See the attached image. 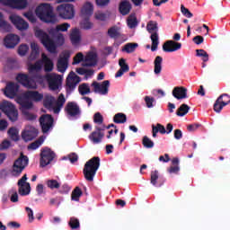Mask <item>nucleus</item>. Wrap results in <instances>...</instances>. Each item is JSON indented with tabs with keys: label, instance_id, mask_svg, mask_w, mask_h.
Wrapping results in <instances>:
<instances>
[{
	"label": "nucleus",
	"instance_id": "1",
	"mask_svg": "<svg viewBox=\"0 0 230 230\" xmlns=\"http://www.w3.org/2000/svg\"><path fill=\"white\" fill-rule=\"evenodd\" d=\"M41 68V61H37L35 64H30L28 66L30 76L26 74H18L16 80L25 88L36 90L38 88L36 82L41 84L44 81V77L40 73Z\"/></svg>",
	"mask_w": 230,
	"mask_h": 230
},
{
	"label": "nucleus",
	"instance_id": "2",
	"mask_svg": "<svg viewBox=\"0 0 230 230\" xmlns=\"http://www.w3.org/2000/svg\"><path fill=\"white\" fill-rule=\"evenodd\" d=\"M37 16L46 23L55 24L58 22L53 13V7L49 4H42L36 9Z\"/></svg>",
	"mask_w": 230,
	"mask_h": 230
},
{
	"label": "nucleus",
	"instance_id": "3",
	"mask_svg": "<svg viewBox=\"0 0 230 230\" xmlns=\"http://www.w3.org/2000/svg\"><path fill=\"white\" fill-rule=\"evenodd\" d=\"M101 165V159L99 156H94L90 159L84 165V178L88 181H93L94 180V176Z\"/></svg>",
	"mask_w": 230,
	"mask_h": 230
},
{
	"label": "nucleus",
	"instance_id": "4",
	"mask_svg": "<svg viewBox=\"0 0 230 230\" xmlns=\"http://www.w3.org/2000/svg\"><path fill=\"white\" fill-rule=\"evenodd\" d=\"M35 36L40 40V42L44 45V47L49 53H57V45L55 41L51 40L45 31H43L42 30H38L35 32Z\"/></svg>",
	"mask_w": 230,
	"mask_h": 230
},
{
	"label": "nucleus",
	"instance_id": "5",
	"mask_svg": "<svg viewBox=\"0 0 230 230\" xmlns=\"http://www.w3.org/2000/svg\"><path fill=\"white\" fill-rule=\"evenodd\" d=\"M147 32L151 33V51L155 52L157 50L159 45V35L158 31V23L157 22L151 21L147 22Z\"/></svg>",
	"mask_w": 230,
	"mask_h": 230
},
{
	"label": "nucleus",
	"instance_id": "6",
	"mask_svg": "<svg viewBox=\"0 0 230 230\" xmlns=\"http://www.w3.org/2000/svg\"><path fill=\"white\" fill-rule=\"evenodd\" d=\"M29 164V158L28 156L24 155L22 153L21 154L20 157L16 159L13 163V165L12 167V174L15 177H18L21 175L22 171L26 168V166Z\"/></svg>",
	"mask_w": 230,
	"mask_h": 230
},
{
	"label": "nucleus",
	"instance_id": "7",
	"mask_svg": "<svg viewBox=\"0 0 230 230\" xmlns=\"http://www.w3.org/2000/svg\"><path fill=\"white\" fill-rule=\"evenodd\" d=\"M0 110L9 118L12 122L18 120V111L15 106L7 101L0 104Z\"/></svg>",
	"mask_w": 230,
	"mask_h": 230
},
{
	"label": "nucleus",
	"instance_id": "8",
	"mask_svg": "<svg viewBox=\"0 0 230 230\" xmlns=\"http://www.w3.org/2000/svg\"><path fill=\"white\" fill-rule=\"evenodd\" d=\"M59 16L65 20H71L75 17V9L73 4H64L57 8Z\"/></svg>",
	"mask_w": 230,
	"mask_h": 230
},
{
	"label": "nucleus",
	"instance_id": "9",
	"mask_svg": "<svg viewBox=\"0 0 230 230\" xmlns=\"http://www.w3.org/2000/svg\"><path fill=\"white\" fill-rule=\"evenodd\" d=\"M56 154L50 148H42L40 153V165L42 167L47 166L54 160Z\"/></svg>",
	"mask_w": 230,
	"mask_h": 230
},
{
	"label": "nucleus",
	"instance_id": "10",
	"mask_svg": "<svg viewBox=\"0 0 230 230\" xmlns=\"http://www.w3.org/2000/svg\"><path fill=\"white\" fill-rule=\"evenodd\" d=\"M0 4L17 10H23L28 5L26 0H0Z\"/></svg>",
	"mask_w": 230,
	"mask_h": 230
},
{
	"label": "nucleus",
	"instance_id": "11",
	"mask_svg": "<svg viewBox=\"0 0 230 230\" xmlns=\"http://www.w3.org/2000/svg\"><path fill=\"white\" fill-rule=\"evenodd\" d=\"M54 119L49 114H44L40 118V124L44 134L53 128Z\"/></svg>",
	"mask_w": 230,
	"mask_h": 230
},
{
	"label": "nucleus",
	"instance_id": "12",
	"mask_svg": "<svg viewBox=\"0 0 230 230\" xmlns=\"http://www.w3.org/2000/svg\"><path fill=\"white\" fill-rule=\"evenodd\" d=\"M230 103V96L227 93L221 94L215 102L213 110L217 113L221 112L223 108Z\"/></svg>",
	"mask_w": 230,
	"mask_h": 230
},
{
	"label": "nucleus",
	"instance_id": "13",
	"mask_svg": "<svg viewBox=\"0 0 230 230\" xmlns=\"http://www.w3.org/2000/svg\"><path fill=\"white\" fill-rule=\"evenodd\" d=\"M105 125L96 126L95 131H93L90 136L89 138L93 144H100L104 137Z\"/></svg>",
	"mask_w": 230,
	"mask_h": 230
},
{
	"label": "nucleus",
	"instance_id": "14",
	"mask_svg": "<svg viewBox=\"0 0 230 230\" xmlns=\"http://www.w3.org/2000/svg\"><path fill=\"white\" fill-rule=\"evenodd\" d=\"M45 77L51 90L57 91L59 88V85L61 84L60 75L57 74H48Z\"/></svg>",
	"mask_w": 230,
	"mask_h": 230
},
{
	"label": "nucleus",
	"instance_id": "15",
	"mask_svg": "<svg viewBox=\"0 0 230 230\" xmlns=\"http://www.w3.org/2000/svg\"><path fill=\"white\" fill-rule=\"evenodd\" d=\"M70 56L71 55L69 51H64L62 53V57L58 60V64H57L58 72L60 73L66 72V70L68 67V61H69Z\"/></svg>",
	"mask_w": 230,
	"mask_h": 230
},
{
	"label": "nucleus",
	"instance_id": "16",
	"mask_svg": "<svg viewBox=\"0 0 230 230\" xmlns=\"http://www.w3.org/2000/svg\"><path fill=\"white\" fill-rule=\"evenodd\" d=\"M27 174H24L22 179L18 181V186H19V194L21 196H27L31 192V185L29 182H26L27 181Z\"/></svg>",
	"mask_w": 230,
	"mask_h": 230
},
{
	"label": "nucleus",
	"instance_id": "17",
	"mask_svg": "<svg viewBox=\"0 0 230 230\" xmlns=\"http://www.w3.org/2000/svg\"><path fill=\"white\" fill-rule=\"evenodd\" d=\"M19 88L20 86L17 84L10 82L6 84L4 93L6 97L13 99L17 95Z\"/></svg>",
	"mask_w": 230,
	"mask_h": 230
},
{
	"label": "nucleus",
	"instance_id": "18",
	"mask_svg": "<svg viewBox=\"0 0 230 230\" xmlns=\"http://www.w3.org/2000/svg\"><path fill=\"white\" fill-rule=\"evenodd\" d=\"M10 21L19 31H25L29 28V24L20 16L11 15Z\"/></svg>",
	"mask_w": 230,
	"mask_h": 230
},
{
	"label": "nucleus",
	"instance_id": "19",
	"mask_svg": "<svg viewBox=\"0 0 230 230\" xmlns=\"http://www.w3.org/2000/svg\"><path fill=\"white\" fill-rule=\"evenodd\" d=\"M39 131L33 127L27 128L22 133V137L24 141H31L38 137Z\"/></svg>",
	"mask_w": 230,
	"mask_h": 230
},
{
	"label": "nucleus",
	"instance_id": "20",
	"mask_svg": "<svg viewBox=\"0 0 230 230\" xmlns=\"http://www.w3.org/2000/svg\"><path fill=\"white\" fill-rule=\"evenodd\" d=\"M181 47H182L181 43L176 42L174 40H167L165 41V43H164V46L162 47V49L165 52H175L180 50Z\"/></svg>",
	"mask_w": 230,
	"mask_h": 230
},
{
	"label": "nucleus",
	"instance_id": "21",
	"mask_svg": "<svg viewBox=\"0 0 230 230\" xmlns=\"http://www.w3.org/2000/svg\"><path fill=\"white\" fill-rule=\"evenodd\" d=\"M92 86L94 87V93H99L101 94L105 95L109 92L110 81L106 80V81L102 82V84H100L97 82H93L92 84Z\"/></svg>",
	"mask_w": 230,
	"mask_h": 230
},
{
	"label": "nucleus",
	"instance_id": "22",
	"mask_svg": "<svg viewBox=\"0 0 230 230\" xmlns=\"http://www.w3.org/2000/svg\"><path fill=\"white\" fill-rule=\"evenodd\" d=\"M19 42L20 38L14 34H9L4 40V44L7 49H14Z\"/></svg>",
	"mask_w": 230,
	"mask_h": 230
},
{
	"label": "nucleus",
	"instance_id": "23",
	"mask_svg": "<svg viewBox=\"0 0 230 230\" xmlns=\"http://www.w3.org/2000/svg\"><path fill=\"white\" fill-rule=\"evenodd\" d=\"M165 179L164 177H159V172L155 170L151 172V184L155 187H161L164 184Z\"/></svg>",
	"mask_w": 230,
	"mask_h": 230
},
{
	"label": "nucleus",
	"instance_id": "24",
	"mask_svg": "<svg viewBox=\"0 0 230 230\" xmlns=\"http://www.w3.org/2000/svg\"><path fill=\"white\" fill-rule=\"evenodd\" d=\"M188 90L183 86H177L172 89V96L178 100L188 98Z\"/></svg>",
	"mask_w": 230,
	"mask_h": 230
},
{
	"label": "nucleus",
	"instance_id": "25",
	"mask_svg": "<svg viewBox=\"0 0 230 230\" xmlns=\"http://www.w3.org/2000/svg\"><path fill=\"white\" fill-rule=\"evenodd\" d=\"M66 111L70 117H75L81 114L79 106L75 102H68Z\"/></svg>",
	"mask_w": 230,
	"mask_h": 230
},
{
	"label": "nucleus",
	"instance_id": "26",
	"mask_svg": "<svg viewBox=\"0 0 230 230\" xmlns=\"http://www.w3.org/2000/svg\"><path fill=\"white\" fill-rule=\"evenodd\" d=\"M24 98L39 102L44 99V95L37 91H28L23 94Z\"/></svg>",
	"mask_w": 230,
	"mask_h": 230
},
{
	"label": "nucleus",
	"instance_id": "27",
	"mask_svg": "<svg viewBox=\"0 0 230 230\" xmlns=\"http://www.w3.org/2000/svg\"><path fill=\"white\" fill-rule=\"evenodd\" d=\"M132 5L128 0H124L119 4V10L123 16L128 15L130 13Z\"/></svg>",
	"mask_w": 230,
	"mask_h": 230
},
{
	"label": "nucleus",
	"instance_id": "28",
	"mask_svg": "<svg viewBox=\"0 0 230 230\" xmlns=\"http://www.w3.org/2000/svg\"><path fill=\"white\" fill-rule=\"evenodd\" d=\"M41 63L44 65V71L47 73H50L54 69V63L53 61L48 58L45 54L42 55V61Z\"/></svg>",
	"mask_w": 230,
	"mask_h": 230
},
{
	"label": "nucleus",
	"instance_id": "29",
	"mask_svg": "<svg viewBox=\"0 0 230 230\" xmlns=\"http://www.w3.org/2000/svg\"><path fill=\"white\" fill-rule=\"evenodd\" d=\"M68 28H70V24L63 23V24L58 25L56 28L49 29V33L51 36L56 37L59 31H66Z\"/></svg>",
	"mask_w": 230,
	"mask_h": 230
},
{
	"label": "nucleus",
	"instance_id": "30",
	"mask_svg": "<svg viewBox=\"0 0 230 230\" xmlns=\"http://www.w3.org/2000/svg\"><path fill=\"white\" fill-rule=\"evenodd\" d=\"M152 128V134H153V137H157V134L160 133L162 135L166 134V128L164 125L157 123L156 125H153L151 126Z\"/></svg>",
	"mask_w": 230,
	"mask_h": 230
},
{
	"label": "nucleus",
	"instance_id": "31",
	"mask_svg": "<svg viewBox=\"0 0 230 230\" xmlns=\"http://www.w3.org/2000/svg\"><path fill=\"white\" fill-rule=\"evenodd\" d=\"M97 56L96 54L91 52L85 58V63L83 64V66H94L97 65Z\"/></svg>",
	"mask_w": 230,
	"mask_h": 230
},
{
	"label": "nucleus",
	"instance_id": "32",
	"mask_svg": "<svg viewBox=\"0 0 230 230\" xmlns=\"http://www.w3.org/2000/svg\"><path fill=\"white\" fill-rule=\"evenodd\" d=\"M29 99H22L20 98L18 99V103L21 105V110L22 112L23 113L24 111H29V110H31L33 107V103L30 101H28Z\"/></svg>",
	"mask_w": 230,
	"mask_h": 230
},
{
	"label": "nucleus",
	"instance_id": "33",
	"mask_svg": "<svg viewBox=\"0 0 230 230\" xmlns=\"http://www.w3.org/2000/svg\"><path fill=\"white\" fill-rule=\"evenodd\" d=\"M119 64L120 69L117 72L115 75L117 78L121 77L124 75V73H127L129 71V66L126 63V60L124 58H121Z\"/></svg>",
	"mask_w": 230,
	"mask_h": 230
},
{
	"label": "nucleus",
	"instance_id": "34",
	"mask_svg": "<svg viewBox=\"0 0 230 230\" xmlns=\"http://www.w3.org/2000/svg\"><path fill=\"white\" fill-rule=\"evenodd\" d=\"M55 102H56L55 98L50 94H47L43 98V105L48 110L53 109Z\"/></svg>",
	"mask_w": 230,
	"mask_h": 230
},
{
	"label": "nucleus",
	"instance_id": "35",
	"mask_svg": "<svg viewBox=\"0 0 230 230\" xmlns=\"http://www.w3.org/2000/svg\"><path fill=\"white\" fill-rule=\"evenodd\" d=\"M84 17H90L93 13V5L91 3H86L81 10Z\"/></svg>",
	"mask_w": 230,
	"mask_h": 230
},
{
	"label": "nucleus",
	"instance_id": "36",
	"mask_svg": "<svg viewBox=\"0 0 230 230\" xmlns=\"http://www.w3.org/2000/svg\"><path fill=\"white\" fill-rule=\"evenodd\" d=\"M155 75H159L161 74L162 70H163V58L158 56L156 58H155Z\"/></svg>",
	"mask_w": 230,
	"mask_h": 230
},
{
	"label": "nucleus",
	"instance_id": "37",
	"mask_svg": "<svg viewBox=\"0 0 230 230\" xmlns=\"http://www.w3.org/2000/svg\"><path fill=\"white\" fill-rule=\"evenodd\" d=\"M70 40L74 45H76L81 41V34L78 29H75L72 31Z\"/></svg>",
	"mask_w": 230,
	"mask_h": 230
},
{
	"label": "nucleus",
	"instance_id": "38",
	"mask_svg": "<svg viewBox=\"0 0 230 230\" xmlns=\"http://www.w3.org/2000/svg\"><path fill=\"white\" fill-rule=\"evenodd\" d=\"M76 72L80 75H85L84 78L87 80L89 77L94 75V71L93 69H85L84 67H79L76 69Z\"/></svg>",
	"mask_w": 230,
	"mask_h": 230
},
{
	"label": "nucleus",
	"instance_id": "39",
	"mask_svg": "<svg viewBox=\"0 0 230 230\" xmlns=\"http://www.w3.org/2000/svg\"><path fill=\"white\" fill-rule=\"evenodd\" d=\"M196 57L200 58L202 62H208L209 55L204 49H196Z\"/></svg>",
	"mask_w": 230,
	"mask_h": 230
},
{
	"label": "nucleus",
	"instance_id": "40",
	"mask_svg": "<svg viewBox=\"0 0 230 230\" xmlns=\"http://www.w3.org/2000/svg\"><path fill=\"white\" fill-rule=\"evenodd\" d=\"M108 35L111 39H118L120 37L119 28L117 26H113L108 31Z\"/></svg>",
	"mask_w": 230,
	"mask_h": 230
},
{
	"label": "nucleus",
	"instance_id": "41",
	"mask_svg": "<svg viewBox=\"0 0 230 230\" xmlns=\"http://www.w3.org/2000/svg\"><path fill=\"white\" fill-rule=\"evenodd\" d=\"M190 110V107L183 103L181 104V106H180V108H178V111H176V115L180 117H183L189 112Z\"/></svg>",
	"mask_w": 230,
	"mask_h": 230
},
{
	"label": "nucleus",
	"instance_id": "42",
	"mask_svg": "<svg viewBox=\"0 0 230 230\" xmlns=\"http://www.w3.org/2000/svg\"><path fill=\"white\" fill-rule=\"evenodd\" d=\"M113 120L117 124H124L127 122V116L124 113H118L114 116Z\"/></svg>",
	"mask_w": 230,
	"mask_h": 230
},
{
	"label": "nucleus",
	"instance_id": "43",
	"mask_svg": "<svg viewBox=\"0 0 230 230\" xmlns=\"http://www.w3.org/2000/svg\"><path fill=\"white\" fill-rule=\"evenodd\" d=\"M44 140H45V137H40L39 139H37L36 141L31 143L28 146V149L36 150L37 148H39L43 144Z\"/></svg>",
	"mask_w": 230,
	"mask_h": 230
},
{
	"label": "nucleus",
	"instance_id": "44",
	"mask_svg": "<svg viewBox=\"0 0 230 230\" xmlns=\"http://www.w3.org/2000/svg\"><path fill=\"white\" fill-rule=\"evenodd\" d=\"M68 226L72 230L80 229V221L76 217H71L68 222Z\"/></svg>",
	"mask_w": 230,
	"mask_h": 230
},
{
	"label": "nucleus",
	"instance_id": "45",
	"mask_svg": "<svg viewBox=\"0 0 230 230\" xmlns=\"http://www.w3.org/2000/svg\"><path fill=\"white\" fill-rule=\"evenodd\" d=\"M79 93L81 95L84 96L86 94L91 93V89L88 84H82L79 88Z\"/></svg>",
	"mask_w": 230,
	"mask_h": 230
},
{
	"label": "nucleus",
	"instance_id": "46",
	"mask_svg": "<svg viewBox=\"0 0 230 230\" xmlns=\"http://www.w3.org/2000/svg\"><path fill=\"white\" fill-rule=\"evenodd\" d=\"M0 28L4 29L6 31H11V25L4 20V15L0 12Z\"/></svg>",
	"mask_w": 230,
	"mask_h": 230
},
{
	"label": "nucleus",
	"instance_id": "47",
	"mask_svg": "<svg viewBox=\"0 0 230 230\" xmlns=\"http://www.w3.org/2000/svg\"><path fill=\"white\" fill-rule=\"evenodd\" d=\"M142 145L146 148H153L155 143L147 136H145L144 137H142Z\"/></svg>",
	"mask_w": 230,
	"mask_h": 230
},
{
	"label": "nucleus",
	"instance_id": "48",
	"mask_svg": "<svg viewBox=\"0 0 230 230\" xmlns=\"http://www.w3.org/2000/svg\"><path fill=\"white\" fill-rule=\"evenodd\" d=\"M137 47V43H128L125 45L123 51H126L127 53H132L136 50Z\"/></svg>",
	"mask_w": 230,
	"mask_h": 230
},
{
	"label": "nucleus",
	"instance_id": "49",
	"mask_svg": "<svg viewBox=\"0 0 230 230\" xmlns=\"http://www.w3.org/2000/svg\"><path fill=\"white\" fill-rule=\"evenodd\" d=\"M137 26V19L135 16L129 15L128 18V27L134 29Z\"/></svg>",
	"mask_w": 230,
	"mask_h": 230
},
{
	"label": "nucleus",
	"instance_id": "50",
	"mask_svg": "<svg viewBox=\"0 0 230 230\" xmlns=\"http://www.w3.org/2000/svg\"><path fill=\"white\" fill-rule=\"evenodd\" d=\"M82 194V190L79 187H76L72 192V199L78 200Z\"/></svg>",
	"mask_w": 230,
	"mask_h": 230
},
{
	"label": "nucleus",
	"instance_id": "51",
	"mask_svg": "<svg viewBox=\"0 0 230 230\" xmlns=\"http://www.w3.org/2000/svg\"><path fill=\"white\" fill-rule=\"evenodd\" d=\"M8 133L11 137V138L13 140V141H18L19 140V137H18V131L15 128H11L9 130H8Z\"/></svg>",
	"mask_w": 230,
	"mask_h": 230
},
{
	"label": "nucleus",
	"instance_id": "52",
	"mask_svg": "<svg viewBox=\"0 0 230 230\" xmlns=\"http://www.w3.org/2000/svg\"><path fill=\"white\" fill-rule=\"evenodd\" d=\"M94 123L98 124L99 126L104 125L103 124V117L100 112H97L93 116Z\"/></svg>",
	"mask_w": 230,
	"mask_h": 230
},
{
	"label": "nucleus",
	"instance_id": "53",
	"mask_svg": "<svg viewBox=\"0 0 230 230\" xmlns=\"http://www.w3.org/2000/svg\"><path fill=\"white\" fill-rule=\"evenodd\" d=\"M47 185L50 189H58L60 187L59 182L57 180H49Z\"/></svg>",
	"mask_w": 230,
	"mask_h": 230
},
{
	"label": "nucleus",
	"instance_id": "54",
	"mask_svg": "<svg viewBox=\"0 0 230 230\" xmlns=\"http://www.w3.org/2000/svg\"><path fill=\"white\" fill-rule=\"evenodd\" d=\"M144 101H146V106H147V108H153L154 107V102H155L154 97L146 96L144 98Z\"/></svg>",
	"mask_w": 230,
	"mask_h": 230
},
{
	"label": "nucleus",
	"instance_id": "55",
	"mask_svg": "<svg viewBox=\"0 0 230 230\" xmlns=\"http://www.w3.org/2000/svg\"><path fill=\"white\" fill-rule=\"evenodd\" d=\"M94 16L96 20L101 22H106L109 18V16L103 13H96Z\"/></svg>",
	"mask_w": 230,
	"mask_h": 230
},
{
	"label": "nucleus",
	"instance_id": "56",
	"mask_svg": "<svg viewBox=\"0 0 230 230\" xmlns=\"http://www.w3.org/2000/svg\"><path fill=\"white\" fill-rule=\"evenodd\" d=\"M29 50V47L27 45H21L19 47V49H18V53L21 55V56H24L26 55V53L28 52Z\"/></svg>",
	"mask_w": 230,
	"mask_h": 230
},
{
	"label": "nucleus",
	"instance_id": "57",
	"mask_svg": "<svg viewBox=\"0 0 230 230\" xmlns=\"http://www.w3.org/2000/svg\"><path fill=\"white\" fill-rule=\"evenodd\" d=\"M181 13H183V15H184L186 18H191V17H193V14L190 12L189 9L185 8L184 5H181Z\"/></svg>",
	"mask_w": 230,
	"mask_h": 230
},
{
	"label": "nucleus",
	"instance_id": "58",
	"mask_svg": "<svg viewBox=\"0 0 230 230\" xmlns=\"http://www.w3.org/2000/svg\"><path fill=\"white\" fill-rule=\"evenodd\" d=\"M83 60H84V55L80 52V53H78V54L75 57L73 65H77V64H79L80 62H82Z\"/></svg>",
	"mask_w": 230,
	"mask_h": 230
},
{
	"label": "nucleus",
	"instance_id": "59",
	"mask_svg": "<svg viewBox=\"0 0 230 230\" xmlns=\"http://www.w3.org/2000/svg\"><path fill=\"white\" fill-rule=\"evenodd\" d=\"M66 102V99L63 93H61L56 102V105L59 106V107H63V105Z\"/></svg>",
	"mask_w": 230,
	"mask_h": 230
},
{
	"label": "nucleus",
	"instance_id": "60",
	"mask_svg": "<svg viewBox=\"0 0 230 230\" xmlns=\"http://www.w3.org/2000/svg\"><path fill=\"white\" fill-rule=\"evenodd\" d=\"M25 210L28 213L29 222L30 223L33 222V220H34L33 210L29 207H26Z\"/></svg>",
	"mask_w": 230,
	"mask_h": 230
},
{
	"label": "nucleus",
	"instance_id": "61",
	"mask_svg": "<svg viewBox=\"0 0 230 230\" xmlns=\"http://www.w3.org/2000/svg\"><path fill=\"white\" fill-rule=\"evenodd\" d=\"M25 118L28 119V120H34L36 119L37 116L32 114V113H30L29 111H23V113H22Z\"/></svg>",
	"mask_w": 230,
	"mask_h": 230
},
{
	"label": "nucleus",
	"instance_id": "62",
	"mask_svg": "<svg viewBox=\"0 0 230 230\" xmlns=\"http://www.w3.org/2000/svg\"><path fill=\"white\" fill-rule=\"evenodd\" d=\"M192 41L196 44V45H200L204 42V37L202 36H196L192 39Z\"/></svg>",
	"mask_w": 230,
	"mask_h": 230
},
{
	"label": "nucleus",
	"instance_id": "63",
	"mask_svg": "<svg viewBox=\"0 0 230 230\" xmlns=\"http://www.w3.org/2000/svg\"><path fill=\"white\" fill-rule=\"evenodd\" d=\"M24 16H25L30 22H31L32 23L36 22V18H35V16L33 15L32 13H31V12L25 13H24Z\"/></svg>",
	"mask_w": 230,
	"mask_h": 230
},
{
	"label": "nucleus",
	"instance_id": "64",
	"mask_svg": "<svg viewBox=\"0 0 230 230\" xmlns=\"http://www.w3.org/2000/svg\"><path fill=\"white\" fill-rule=\"evenodd\" d=\"M10 146H11V142L8 140H4L0 145V150H5V149L9 148Z\"/></svg>",
	"mask_w": 230,
	"mask_h": 230
}]
</instances>
